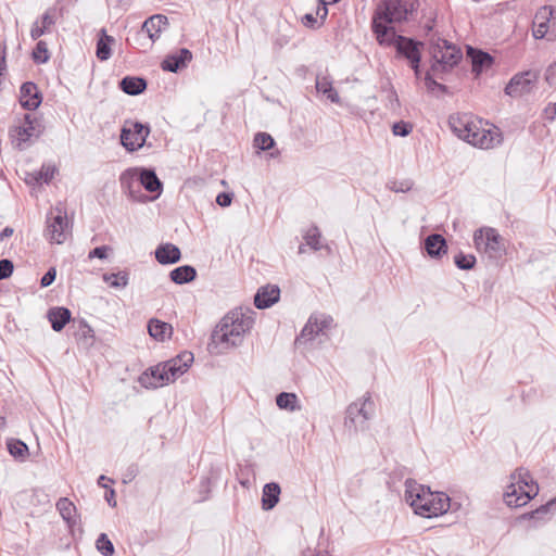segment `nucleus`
<instances>
[{
    "label": "nucleus",
    "instance_id": "43",
    "mask_svg": "<svg viewBox=\"0 0 556 556\" xmlns=\"http://www.w3.org/2000/svg\"><path fill=\"white\" fill-rule=\"evenodd\" d=\"M58 172L54 165H42L39 170L35 172L33 175V179L38 185H49L54 178L55 173Z\"/></svg>",
    "mask_w": 556,
    "mask_h": 556
},
{
    "label": "nucleus",
    "instance_id": "35",
    "mask_svg": "<svg viewBox=\"0 0 556 556\" xmlns=\"http://www.w3.org/2000/svg\"><path fill=\"white\" fill-rule=\"evenodd\" d=\"M7 450L16 460H25L29 455L28 445L21 439L11 438L7 440Z\"/></svg>",
    "mask_w": 556,
    "mask_h": 556
},
{
    "label": "nucleus",
    "instance_id": "34",
    "mask_svg": "<svg viewBox=\"0 0 556 556\" xmlns=\"http://www.w3.org/2000/svg\"><path fill=\"white\" fill-rule=\"evenodd\" d=\"M556 506V497L549 500L545 504L540 505L535 509L527 511L522 514L519 519L521 520H532L534 522L542 521L546 519V516L552 511V509Z\"/></svg>",
    "mask_w": 556,
    "mask_h": 556
},
{
    "label": "nucleus",
    "instance_id": "38",
    "mask_svg": "<svg viewBox=\"0 0 556 556\" xmlns=\"http://www.w3.org/2000/svg\"><path fill=\"white\" fill-rule=\"evenodd\" d=\"M433 74L434 73L430 71V68L425 74L424 80L427 91L437 97L440 94H451L450 88L446 85L437 81Z\"/></svg>",
    "mask_w": 556,
    "mask_h": 556
},
{
    "label": "nucleus",
    "instance_id": "20",
    "mask_svg": "<svg viewBox=\"0 0 556 556\" xmlns=\"http://www.w3.org/2000/svg\"><path fill=\"white\" fill-rule=\"evenodd\" d=\"M192 61V52L187 48H180L175 52L167 54L160 66L164 72L178 73L189 65Z\"/></svg>",
    "mask_w": 556,
    "mask_h": 556
},
{
    "label": "nucleus",
    "instance_id": "48",
    "mask_svg": "<svg viewBox=\"0 0 556 556\" xmlns=\"http://www.w3.org/2000/svg\"><path fill=\"white\" fill-rule=\"evenodd\" d=\"M164 370L166 371L168 376V384L174 382L176 379H178L180 376H182L186 372L185 367H177L175 366V363L170 362H162Z\"/></svg>",
    "mask_w": 556,
    "mask_h": 556
},
{
    "label": "nucleus",
    "instance_id": "15",
    "mask_svg": "<svg viewBox=\"0 0 556 556\" xmlns=\"http://www.w3.org/2000/svg\"><path fill=\"white\" fill-rule=\"evenodd\" d=\"M539 79V73L532 70L515 74L507 83L504 92L511 98H519L532 91Z\"/></svg>",
    "mask_w": 556,
    "mask_h": 556
},
{
    "label": "nucleus",
    "instance_id": "45",
    "mask_svg": "<svg viewBox=\"0 0 556 556\" xmlns=\"http://www.w3.org/2000/svg\"><path fill=\"white\" fill-rule=\"evenodd\" d=\"M314 315H312L303 329L301 330L300 334L295 338V344H303L307 341H311L314 339L315 336L318 334V330L315 328V325L313 323Z\"/></svg>",
    "mask_w": 556,
    "mask_h": 556
},
{
    "label": "nucleus",
    "instance_id": "37",
    "mask_svg": "<svg viewBox=\"0 0 556 556\" xmlns=\"http://www.w3.org/2000/svg\"><path fill=\"white\" fill-rule=\"evenodd\" d=\"M276 405L280 409L294 412L300 408L299 399L295 393L280 392L276 395Z\"/></svg>",
    "mask_w": 556,
    "mask_h": 556
},
{
    "label": "nucleus",
    "instance_id": "22",
    "mask_svg": "<svg viewBox=\"0 0 556 556\" xmlns=\"http://www.w3.org/2000/svg\"><path fill=\"white\" fill-rule=\"evenodd\" d=\"M280 300V288L277 285H265L257 289L254 295V306L258 309H266Z\"/></svg>",
    "mask_w": 556,
    "mask_h": 556
},
{
    "label": "nucleus",
    "instance_id": "3",
    "mask_svg": "<svg viewBox=\"0 0 556 556\" xmlns=\"http://www.w3.org/2000/svg\"><path fill=\"white\" fill-rule=\"evenodd\" d=\"M119 182L132 201L141 203L156 199L163 190V182L151 167L127 168L121 174Z\"/></svg>",
    "mask_w": 556,
    "mask_h": 556
},
{
    "label": "nucleus",
    "instance_id": "8",
    "mask_svg": "<svg viewBox=\"0 0 556 556\" xmlns=\"http://www.w3.org/2000/svg\"><path fill=\"white\" fill-rule=\"evenodd\" d=\"M42 115H33L25 113L23 115V123L10 129L9 134L13 140H16V147L20 150L24 149V144L33 139H38L45 132Z\"/></svg>",
    "mask_w": 556,
    "mask_h": 556
},
{
    "label": "nucleus",
    "instance_id": "24",
    "mask_svg": "<svg viewBox=\"0 0 556 556\" xmlns=\"http://www.w3.org/2000/svg\"><path fill=\"white\" fill-rule=\"evenodd\" d=\"M154 257L161 265H173L181 260V251L174 243H160L154 250Z\"/></svg>",
    "mask_w": 556,
    "mask_h": 556
},
{
    "label": "nucleus",
    "instance_id": "52",
    "mask_svg": "<svg viewBox=\"0 0 556 556\" xmlns=\"http://www.w3.org/2000/svg\"><path fill=\"white\" fill-rule=\"evenodd\" d=\"M111 247L109 245H99V247H96L93 248L89 254H88V257L89 258H99V260H105L108 258V255H109V252L111 251Z\"/></svg>",
    "mask_w": 556,
    "mask_h": 556
},
{
    "label": "nucleus",
    "instance_id": "2",
    "mask_svg": "<svg viewBox=\"0 0 556 556\" xmlns=\"http://www.w3.org/2000/svg\"><path fill=\"white\" fill-rule=\"evenodd\" d=\"M405 502L424 518L442 516L451 508V497L445 492H433L412 479L405 481Z\"/></svg>",
    "mask_w": 556,
    "mask_h": 556
},
{
    "label": "nucleus",
    "instance_id": "40",
    "mask_svg": "<svg viewBox=\"0 0 556 556\" xmlns=\"http://www.w3.org/2000/svg\"><path fill=\"white\" fill-rule=\"evenodd\" d=\"M320 239L321 232L316 225H312L304 235V240L312 250L319 251L325 248L330 252V248L328 245H323L320 243Z\"/></svg>",
    "mask_w": 556,
    "mask_h": 556
},
{
    "label": "nucleus",
    "instance_id": "55",
    "mask_svg": "<svg viewBox=\"0 0 556 556\" xmlns=\"http://www.w3.org/2000/svg\"><path fill=\"white\" fill-rule=\"evenodd\" d=\"M233 197V192L222 191L217 194L215 201L220 207H228L231 205Z\"/></svg>",
    "mask_w": 556,
    "mask_h": 556
},
{
    "label": "nucleus",
    "instance_id": "6",
    "mask_svg": "<svg viewBox=\"0 0 556 556\" xmlns=\"http://www.w3.org/2000/svg\"><path fill=\"white\" fill-rule=\"evenodd\" d=\"M428 50L431 55L430 71L433 73H448L459 64L463 52L455 43L440 36H432L428 40Z\"/></svg>",
    "mask_w": 556,
    "mask_h": 556
},
{
    "label": "nucleus",
    "instance_id": "62",
    "mask_svg": "<svg viewBox=\"0 0 556 556\" xmlns=\"http://www.w3.org/2000/svg\"><path fill=\"white\" fill-rule=\"evenodd\" d=\"M104 500L111 507H116V492L113 488H106L104 492Z\"/></svg>",
    "mask_w": 556,
    "mask_h": 556
},
{
    "label": "nucleus",
    "instance_id": "56",
    "mask_svg": "<svg viewBox=\"0 0 556 556\" xmlns=\"http://www.w3.org/2000/svg\"><path fill=\"white\" fill-rule=\"evenodd\" d=\"M302 24L311 29H318L321 27V23L312 13H306L302 17Z\"/></svg>",
    "mask_w": 556,
    "mask_h": 556
},
{
    "label": "nucleus",
    "instance_id": "41",
    "mask_svg": "<svg viewBox=\"0 0 556 556\" xmlns=\"http://www.w3.org/2000/svg\"><path fill=\"white\" fill-rule=\"evenodd\" d=\"M50 58L51 54L48 49L47 42L43 40H38L31 52L33 62L37 65H41L48 63Z\"/></svg>",
    "mask_w": 556,
    "mask_h": 556
},
{
    "label": "nucleus",
    "instance_id": "21",
    "mask_svg": "<svg viewBox=\"0 0 556 556\" xmlns=\"http://www.w3.org/2000/svg\"><path fill=\"white\" fill-rule=\"evenodd\" d=\"M421 249L430 258L441 260L447 254L448 247L442 235L433 232L424 239Z\"/></svg>",
    "mask_w": 556,
    "mask_h": 556
},
{
    "label": "nucleus",
    "instance_id": "64",
    "mask_svg": "<svg viewBox=\"0 0 556 556\" xmlns=\"http://www.w3.org/2000/svg\"><path fill=\"white\" fill-rule=\"evenodd\" d=\"M545 117L549 121H554L556 117V102L548 103L544 110Z\"/></svg>",
    "mask_w": 556,
    "mask_h": 556
},
{
    "label": "nucleus",
    "instance_id": "9",
    "mask_svg": "<svg viewBox=\"0 0 556 556\" xmlns=\"http://www.w3.org/2000/svg\"><path fill=\"white\" fill-rule=\"evenodd\" d=\"M374 401L367 393L362 401L351 403L345 410L344 426L350 431L364 430L374 413Z\"/></svg>",
    "mask_w": 556,
    "mask_h": 556
},
{
    "label": "nucleus",
    "instance_id": "42",
    "mask_svg": "<svg viewBox=\"0 0 556 556\" xmlns=\"http://www.w3.org/2000/svg\"><path fill=\"white\" fill-rule=\"evenodd\" d=\"M276 146L274 138L268 132L260 131L254 136L253 147L257 153L270 151Z\"/></svg>",
    "mask_w": 556,
    "mask_h": 556
},
{
    "label": "nucleus",
    "instance_id": "27",
    "mask_svg": "<svg viewBox=\"0 0 556 556\" xmlns=\"http://www.w3.org/2000/svg\"><path fill=\"white\" fill-rule=\"evenodd\" d=\"M281 488L278 482L265 483L262 491V508L265 511L271 510L279 503Z\"/></svg>",
    "mask_w": 556,
    "mask_h": 556
},
{
    "label": "nucleus",
    "instance_id": "53",
    "mask_svg": "<svg viewBox=\"0 0 556 556\" xmlns=\"http://www.w3.org/2000/svg\"><path fill=\"white\" fill-rule=\"evenodd\" d=\"M56 278V268L55 267H49L48 270L43 274V276L40 278V287L47 288L51 286Z\"/></svg>",
    "mask_w": 556,
    "mask_h": 556
},
{
    "label": "nucleus",
    "instance_id": "13",
    "mask_svg": "<svg viewBox=\"0 0 556 556\" xmlns=\"http://www.w3.org/2000/svg\"><path fill=\"white\" fill-rule=\"evenodd\" d=\"M473 241L478 249L483 245V250L490 258L498 260L505 254L503 238L494 228H485L484 231L476 230Z\"/></svg>",
    "mask_w": 556,
    "mask_h": 556
},
{
    "label": "nucleus",
    "instance_id": "26",
    "mask_svg": "<svg viewBox=\"0 0 556 556\" xmlns=\"http://www.w3.org/2000/svg\"><path fill=\"white\" fill-rule=\"evenodd\" d=\"M118 88L128 96H139L148 88V80L142 76H124L118 81Z\"/></svg>",
    "mask_w": 556,
    "mask_h": 556
},
{
    "label": "nucleus",
    "instance_id": "28",
    "mask_svg": "<svg viewBox=\"0 0 556 556\" xmlns=\"http://www.w3.org/2000/svg\"><path fill=\"white\" fill-rule=\"evenodd\" d=\"M168 17L163 14H154L148 17L141 25L144 31H148V35L152 39V41H156L162 33L168 26Z\"/></svg>",
    "mask_w": 556,
    "mask_h": 556
},
{
    "label": "nucleus",
    "instance_id": "46",
    "mask_svg": "<svg viewBox=\"0 0 556 556\" xmlns=\"http://www.w3.org/2000/svg\"><path fill=\"white\" fill-rule=\"evenodd\" d=\"M96 547L99 553L103 556H113L115 548L106 533H100L97 541Z\"/></svg>",
    "mask_w": 556,
    "mask_h": 556
},
{
    "label": "nucleus",
    "instance_id": "33",
    "mask_svg": "<svg viewBox=\"0 0 556 556\" xmlns=\"http://www.w3.org/2000/svg\"><path fill=\"white\" fill-rule=\"evenodd\" d=\"M148 332L149 334L157 340V341H165L166 338H169L173 332V327L165 321H162L157 318H151L148 321Z\"/></svg>",
    "mask_w": 556,
    "mask_h": 556
},
{
    "label": "nucleus",
    "instance_id": "16",
    "mask_svg": "<svg viewBox=\"0 0 556 556\" xmlns=\"http://www.w3.org/2000/svg\"><path fill=\"white\" fill-rule=\"evenodd\" d=\"M466 53L471 64V73L476 78L491 68L495 62L494 58L489 52L480 48L467 46Z\"/></svg>",
    "mask_w": 556,
    "mask_h": 556
},
{
    "label": "nucleus",
    "instance_id": "17",
    "mask_svg": "<svg viewBox=\"0 0 556 556\" xmlns=\"http://www.w3.org/2000/svg\"><path fill=\"white\" fill-rule=\"evenodd\" d=\"M254 312L248 311L247 313L242 312V308L239 311L236 309L231 312L230 315L225 316L223 319H227V326L229 329H233V332L238 333V339L240 343L242 342V337L245 332H249L255 321L253 317Z\"/></svg>",
    "mask_w": 556,
    "mask_h": 556
},
{
    "label": "nucleus",
    "instance_id": "7",
    "mask_svg": "<svg viewBox=\"0 0 556 556\" xmlns=\"http://www.w3.org/2000/svg\"><path fill=\"white\" fill-rule=\"evenodd\" d=\"M376 40L381 47H393L396 58L405 60L407 65L414 64L417 66V63L421 62L425 42L414 37L391 33V35Z\"/></svg>",
    "mask_w": 556,
    "mask_h": 556
},
{
    "label": "nucleus",
    "instance_id": "14",
    "mask_svg": "<svg viewBox=\"0 0 556 556\" xmlns=\"http://www.w3.org/2000/svg\"><path fill=\"white\" fill-rule=\"evenodd\" d=\"M46 237L58 244L66 240V230L68 229V219L66 212L55 207L47 215Z\"/></svg>",
    "mask_w": 556,
    "mask_h": 556
},
{
    "label": "nucleus",
    "instance_id": "10",
    "mask_svg": "<svg viewBox=\"0 0 556 556\" xmlns=\"http://www.w3.org/2000/svg\"><path fill=\"white\" fill-rule=\"evenodd\" d=\"M240 344L238 333L233 332V329H229L227 319H222L211 333L207 351L211 355H222Z\"/></svg>",
    "mask_w": 556,
    "mask_h": 556
},
{
    "label": "nucleus",
    "instance_id": "19",
    "mask_svg": "<svg viewBox=\"0 0 556 556\" xmlns=\"http://www.w3.org/2000/svg\"><path fill=\"white\" fill-rule=\"evenodd\" d=\"M138 382L144 389H157L168 386V376L164 370L162 362L148 367L139 377Z\"/></svg>",
    "mask_w": 556,
    "mask_h": 556
},
{
    "label": "nucleus",
    "instance_id": "44",
    "mask_svg": "<svg viewBox=\"0 0 556 556\" xmlns=\"http://www.w3.org/2000/svg\"><path fill=\"white\" fill-rule=\"evenodd\" d=\"M454 264L460 270H470L475 268L477 258L473 254H466L459 251L454 255Z\"/></svg>",
    "mask_w": 556,
    "mask_h": 556
},
{
    "label": "nucleus",
    "instance_id": "39",
    "mask_svg": "<svg viewBox=\"0 0 556 556\" xmlns=\"http://www.w3.org/2000/svg\"><path fill=\"white\" fill-rule=\"evenodd\" d=\"M102 279L111 288L122 289L128 285L129 273L127 270H121L118 273H105L103 274Z\"/></svg>",
    "mask_w": 556,
    "mask_h": 556
},
{
    "label": "nucleus",
    "instance_id": "47",
    "mask_svg": "<svg viewBox=\"0 0 556 556\" xmlns=\"http://www.w3.org/2000/svg\"><path fill=\"white\" fill-rule=\"evenodd\" d=\"M193 361H194V356H193L192 352L182 351L175 357L168 359L167 362L175 363V366H177V367H185L186 372H187L188 369L190 368L191 364L193 363Z\"/></svg>",
    "mask_w": 556,
    "mask_h": 556
},
{
    "label": "nucleus",
    "instance_id": "11",
    "mask_svg": "<svg viewBox=\"0 0 556 556\" xmlns=\"http://www.w3.org/2000/svg\"><path fill=\"white\" fill-rule=\"evenodd\" d=\"M532 34L535 39L556 40V11L553 7L544 5L536 12Z\"/></svg>",
    "mask_w": 556,
    "mask_h": 556
},
{
    "label": "nucleus",
    "instance_id": "57",
    "mask_svg": "<svg viewBox=\"0 0 556 556\" xmlns=\"http://www.w3.org/2000/svg\"><path fill=\"white\" fill-rule=\"evenodd\" d=\"M332 317L331 316H323L321 318H317L314 316V319H313V323L315 325V328L318 330V333L319 332H323L325 329L329 328L331 323H332Z\"/></svg>",
    "mask_w": 556,
    "mask_h": 556
},
{
    "label": "nucleus",
    "instance_id": "58",
    "mask_svg": "<svg viewBox=\"0 0 556 556\" xmlns=\"http://www.w3.org/2000/svg\"><path fill=\"white\" fill-rule=\"evenodd\" d=\"M210 490V478L205 477L202 478L201 484H200V493L201 497L198 500V502H204L208 498Z\"/></svg>",
    "mask_w": 556,
    "mask_h": 556
},
{
    "label": "nucleus",
    "instance_id": "59",
    "mask_svg": "<svg viewBox=\"0 0 556 556\" xmlns=\"http://www.w3.org/2000/svg\"><path fill=\"white\" fill-rule=\"evenodd\" d=\"M545 80L549 86L556 85V62L551 64L545 71Z\"/></svg>",
    "mask_w": 556,
    "mask_h": 556
},
{
    "label": "nucleus",
    "instance_id": "36",
    "mask_svg": "<svg viewBox=\"0 0 556 556\" xmlns=\"http://www.w3.org/2000/svg\"><path fill=\"white\" fill-rule=\"evenodd\" d=\"M316 90L319 93H323L330 102L339 103L340 97L338 91L332 85V81L328 77H317L316 79Z\"/></svg>",
    "mask_w": 556,
    "mask_h": 556
},
{
    "label": "nucleus",
    "instance_id": "1",
    "mask_svg": "<svg viewBox=\"0 0 556 556\" xmlns=\"http://www.w3.org/2000/svg\"><path fill=\"white\" fill-rule=\"evenodd\" d=\"M418 8L419 0H380L370 23L375 38L397 33L395 24L408 22Z\"/></svg>",
    "mask_w": 556,
    "mask_h": 556
},
{
    "label": "nucleus",
    "instance_id": "18",
    "mask_svg": "<svg viewBox=\"0 0 556 556\" xmlns=\"http://www.w3.org/2000/svg\"><path fill=\"white\" fill-rule=\"evenodd\" d=\"M43 101V94L38 86L31 81H24L20 87L18 102L26 111H36Z\"/></svg>",
    "mask_w": 556,
    "mask_h": 556
},
{
    "label": "nucleus",
    "instance_id": "30",
    "mask_svg": "<svg viewBox=\"0 0 556 556\" xmlns=\"http://www.w3.org/2000/svg\"><path fill=\"white\" fill-rule=\"evenodd\" d=\"M55 507L66 526L73 529L77 525V508L74 503L67 497H60Z\"/></svg>",
    "mask_w": 556,
    "mask_h": 556
},
{
    "label": "nucleus",
    "instance_id": "63",
    "mask_svg": "<svg viewBox=\"0 0 556 556\" xmlns=\"http://www.w3.org/2000/svg\"><path fill=\"white\" fill-rule=\"evenodd\" d=\"M139 473V467L137 464H130L126 470L125 477L131 481L134 480Z\"/></svg>",
    "mask_w": 556,
    "mask_h": 556
},
{
    "label": "nucleus",
    "instance_id": "60",
    "mask_svg": "<svg viewBox=\"0 0 556 556\" xmlns=\"http://www.w3.org/2000/svg\"><path fill=\"white\" fill-rule=\"evenodd\" d=\"M434 23H435V14L433 16L429 17V20L422 26V31L426 37L431 38L432 36H439L438 34H432L433 28H434Z\"/></svg>",
    "mask_w": 556,
    "mask_h": 556
},
{
    "label": "nucleus",
    "instance_id": "61",
    "mask_svg": "<svg viewBox=\"0 0 556 556\" xmlns=\"http://www.w3.org/2000/svg\"><path fill=\"white\" fill-rule=\"evenodd\" d=\"M316 15L319 17V22L321 23L323 26L328 15V5L327 3H324V0H319L316 10Z\"/></svg>",
    "mask_w": 556,
    "mask_h": 556
},
{
    "label": "nucleus",
    "instance_id": "12",
    "mask_svg": "<svg viewBox=\"0 0 556 556\" xmlns=\"http://www.w3.org/2000/svg\"><path fill=\"white\" fill-rule=\"evenodd\" d=\"M150 131L147 123L134 122L130 127L124 125L119 134L121 143L128 152L138 151L144 146Z\"/></svg>",
    "mask_w": 556,
    "mask_h": 556
},
{
    "label": "nucleus",
    "instance_id": "23",
    "mask_svg": "<svg viewBox=\"0 0 556 556\" xmlns=\"http://www.w3.org/2000/svg\"><path fill=\"white\" fill-rule=\"evenodd\" d=\"M56 23V8H48L42 15L36 20L30 28V38L33 40L39 39L45 34L51 31V27Z\"/></svg>",
    "mask_w": 556,
    "mask_h": 556
},
{
    "label": "nucleus",
    "instance_id": "49",
    "mask_svg": "<svg viewBox=\"0 0 556 556\" xmlns=\"http://www.w3.org/2000/svg\"><path fill=\"white\" fill-rule=\"evenodd\" d=\"M413 131V124L406 121H397L392 125V134L397 137H407Z\"/></svg>",
    "mask_w": 556,
    "mask_h": 556
},
{
    "label": "nucleus",
    "instance_id": "29",
    "mask_svg": "<svg viewBox=\"0 0 556 556\" xmlns=\"http://www.w3.org/2000/svg\"><path fill=\"white\" fill-rule=\"evenodd\" d=\"M114 37L108 35L105 28H101L97 35L96 56L99 61H108L112 56Z\"/></svg>",
    "mask_w": 556,
    "mask_h": 556
},
{
    "label": "nucleus",
    "instance_id": "4",
    "mask_svg": "<svg viewBox=\"0 0 556 556\" xmlns=\"http://www.w3.org/2000/svg\"><path fill=\"white\" fill-rule=\"evenodd\" d=\"M452 132L459 139L481 149H490L502 143L503 136L496 128L480 129L468 114H454L448 117Z\"/></svg>",
    "mask_w": 556,
    "mask_h": 556
},
{
    "label": "nucleus",
    "instance_id": "50",
    "mask_svg": "<svg viewBox=\"0 0 556 556\" xmlns=\"http://www.w3.org/2000/svg\"><path fill=\"white\" fill-rule=\"evenodd\" d=\"M77 334L79 336V339H84V340H87V339L93 340L94 339V331H93V329L87 323V320L84 319V318L78 320Z\"/></svg>",
    "mask_w": 556,
    "mask_h": 556
},
{
    "label": "nucleus",
    "instance_id": "32",
    "mask_svg": "<svg viewBox=\"0 0 556 556\" xmlns=\"http://www.w3.org/2000/svg\"><path fill=\"white\" fill-rule=\"evenodd\" d=\"M155 41H152L150 36L148 35V31H144L142 27L135 30L134 33H130L129 37H127V43L131 46L134 49L147 52L153 47V43Z\"/></svg>",
    "mask_w": 556,
    "mask_h": 556
},
{
    "label": "nucleus",
    "instance_id": "54",
    "mask_svg": "<svg viewBox=\"0 0 556 556\" xmlns=\"http://www.w3.org/2000/svg\"><path fill=\"white\" fill-rule=\"evenodd\" d=\"M7 72V45L0 43V90L2 89V77Z\"/></svg>",
    "mask_w": 556,
    "mask_h": 556
},
{
    "label": "nucleus",
    "instance_id": "5",
    "mask_svg": "<svg viewBox=\"0 0 556 556\" xmlns=\"http://www.w3.org/2000/svg\"><path fill=\"white\" fill-rule=\"evenodd\" d=\"M511 482L504 493V502L509 507L528 504L539 493V484L529 470L520 467L510 475Z\"/></svg>",
    "mask_w": 556,
    "mask_h": 556
},
{
    "label": "nucleus",
    "instance_id": "25",
    "mask_svg": "<svg viewBox=\"0 0 556 556\" xmlns=\"http://www.w3.org/2000/svg\"><path fill=\"white\" fill-rule=\"evenodd\" d=\"M47 319L55 332H61L72 321V312L65 306H53L47 311Z\"/></svg>",
    "mask_w": 556,
    "mask_h": 556
},
{
    "label": "nucleus",
    "instance_id": "51",
    "mask_svg": "<svg viewBox=\"0 0 556 556\" xmlns=\"http://www.w3.org/2000/svg\"><path fill=\"white\" fill-rule=\"evenodd\" d=\"M14 271V263L10 258L0 260V281L8 279Z\"/></svg>",
    "mask_w": 556,
    "mask_h": 556
},
{
    "label": "nucleus",
    "instance_id": "31",
    "mask_svg": "<svg viewBox=\"0 0 556 556\" xmlns=\"http://www.w3.org/2000/svg\"><path fill=\"white\" fill-rule=\"evenodd\" d=\"M198 273L194 266L192 265H181L175 267L169 271V279L175 285H187L197 279Z\"/></svg>",
    "mask_w": 556,
    "mask_h": 556
}]
</instances>
